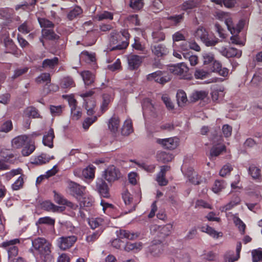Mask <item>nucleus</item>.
Returning <instances> with one entry per match:
<instances>
[{"mask_svg": "<svg viewBox=\"0 0 262 262\" xmlns=\"http://www.w3.org/2000/svg\"><path fill=\"white\" fill-rule=\"evenodd\" d=\"M225 146L221 142L213 145L210 151L209 158L213 160L225 150Z\"/></svg>", "mask_w": 262, "mask_h": 262, "instance_id": "obj_22", "label": "nucleus"}, {"mask_svg": "<svg viewBox=\"0 0 262 262\" xmlns=\"http://www.w3.org/2000/svg\"><path fill=\"white\" fill-rule=\"evenodd\" d=\"M152 38L155 42L163 41L165 39L164 33L161 30H155L152 33Z\"/></svg>", "mask_w": 262, "mask_h": 262, "instance_id": "obj_51", "label": "nucleus"}, {"mask_svg": "<svg viewBox=\"0 0 262 262\" xmlns=\"http://www.w3.org/2000/svg\"><path fill=\"white\" fill-rule=\"evenodd\" d=\"M118 238L114 239L112 242V245L114 247L117 249H120L124 247V242L121 241L122 239L133 240L138 237V234L137 233H131L129 231L125 230H120L117 231Z\"/></svg>", "mask_w": 262, "mask_h": 262, "instance_id": "obj_6", "label": "nucleus"}, {"mask_svg": "<svg viewBox=\"0 0 262 262\" xmlns=\"http://www.w3.org/2000/svg\"><path fill=\"white\" fill-rule=\"evenodd\" d=\"M167 20L172 26H177L181 24L184 19V14L174 15L167 17Z\"/></svg>", "mask_w": 262, "mask_h": 262, "instance_id": "obj_39", "label": "nucleus"}, {"mask_svg": "<svg viewBox=\"0 0 262 262\" xmlns=\"http://www.w3.org/2000/svg\"><path fill=\"white\" fill-rule=\"evenodd\" d=\"M108 126L112 132L114 133L117 132L120 127V120L119 117L115 115L113 116L109 120Z\"/></svg>", "mask_w": 262, "mask_h": 262, "instance_id": "obj_28", "label": "nucleus"}, {"mask_svg": "<svg viewBox=\"0 0 262 262\" xmlns=\"http://www.w3.org/2000/svg\"><path fill=\"white\" fill-rule=\"evenodd\" d=\"M51 76L49 73H43L35 79V82L38 84L45 83L46 85L51 83Z\"/></svg>", "mask_w": 262, "mask_h": 262, "instance_id": "obj_40", "label": "nucleus"}, {"mask_svg": "<svg viewBox=\"0 0 262 262\" xmlns=\"http://www.w3.org/2000/svg\"><path fill=\"white\" fill-rule=\"evenodd\" d=\"M101 205L102 206L103 210L105 213L112 216L113 218H117L119 216L118 214H116L117 209L113 204H110L102 200L101 201Z\"/></svg>", "mask_w": 262, "mask_h": 262, "instance_id": "obj_16", "label": "nucleus"}, {"mask_svg": "<svg viewBox=\"0 0 262 262\" xmlns=\"http://www.w3.org/2000/svg\"><path fill=\"white\" fill-rule=\"evenodd\" d=\"M224 90V88L222 86L214 89L211 92L212 100L216 101L222 99L225 95Z\"/></svg>", "mask_w": 262, "mask_h": 262, "instance_id": "obj_38", "label": "nucleus"}, {"mask_svg": "<svg viewBox=\"0 0 262 262\" xmlns=\"http://www.w3.org/2000/svg\"><path fill=\"white\" fill-rule=\"evenodd\" d=\"M95 167L93 165H90L82 170V176L87 180L92 181L95 177Z\"/></svg>", "mask_w": 262, "mask_h": 262, "instance_id": "obj_35", "label": "nucleus"}, {"mask_svg": "<svg viewBox=\"0 0 262 262\" xmlns=\"http://www.w3.org/2000/svg\"><path fill=\"white\" fill-rule=\"evenodd\" d=\"M152 53L158 57L166 56L169 52L168 49L163 44H156L151 46Z\"/></svg>", "mask_w": 262, "mask_h": 262, "instance_id": "obj_15", "label": "nucleus"}, {"mask_svg": "<svg viewBox=\"0 0 262 262\" xmlns=\"http://www.w3.org/2000/svg\"><path fill=\"white\" fill-rule=\"evenodd\" d=\"M82 13V9L79 6H76L70 10L67 14V17L69 20H72L79 17Z\"/></svg>", "mask_w": 262, "mask_h": 262, "instance_id": "obj_36", "label": "nucleus"}, {"mask_svg": "<svg viewBox=\"0 0 262 262\" xmlns=\"http://www.w3.org/2000/svg\"><path fill=\"white\" fill-rule=\"evenodd\" d=\"M103 232V229H98L95 232H93L92 234H90L86 237V241L87 242L92 243L95 242L100 236L101 234Z\"/></svg>", "mask_w": 262, "mask_h": 262, "instance_id": "obj_52", "label": "nucleus"}, {"mask_svg": "<svg viewBox=\"0 0 262 262\" xmlns=\"http://www.w3.org/2000/svg\"><path fill=\"white\" fill-rule=\"evenodd\" d=\"M170 167L167 165H164L161 167V170L157 177V181L161 186H165L168 183V181L165 179V173L168 171Z\"/></svg>", "mask_w": 262, "mask_h": 262, "instance_id": "obj_24", "label": "nucleus"}, {"mask_svg": "<svg viewBox=\"0 0 262 262\" xmlns=\"http://www.w3.org/2000/svg\"><path fill=\"white\" fill-rule=\"evenodd\" d=\"M142 109L144 116L145 114L149 113L154 117L156 114V108L149 99L144 100L142 103Z\"/></svg>", "mask_w": 262, "mask_h": 262, "instance_id": "obj_18", "label": "nucleus"}, {"mask_svg": "<svg viewBox=\"0 0 262 262\" xmlns=\"http://www.w3.org/2000/svg\"><path fill=\"white\" fill-rule=\"evenodd\" d=\"M208 33V31L205 28L203 27H199L195 31L194 35L196 38L200 39L203 41Z\"/></svg>", "mask_w": 262, "mask_h": 262, "instance_id": "obj_48", "label": "nucleus"}, {"mask_svg": "<svg viewBox=\"0 0 262 262\" xmlns=\"http://www.w3.org/2000/svg\"><path fill=\"white\" fill-rule=\"evenodd\" d=\"M54 137L53 129L51 128L43 137L42 143L43 145L50 148H52L53 147V141Z\"/></svg>", "mask_w": 262, "mask_h": 262, "instance_id": "obj_26", "label": "nucleus"}, {"mask_svg": "<svg viewBox=\"0 0 262 262\" xmlns=\"http://www.w3.org/2000/svg\"><path fill=\"white\" fill-rule=\"evenodd\" d=\"M209 75L208 72L200 69H196L194 73V76L196 79H203L208 77Z\"/></svg>", "mask_w": 262, "mask_h": 262, "instance_id": "obj_62", "label": "nucleus"}, {"mask_svg": "<svg viewBox=\"0 0 262 262\" xmlns=\"http://www.w3.org/2000/svg\"><path fill=\"white\" fill-rule=\"evenodd\" d=\"M211 1L221 6L224 5L228 8L232 7L235 4L234 0H211Z\"/></svg>", "mask_w": 262, "mask_h": 262, "instance_id": "obj_61", "label": "nucleus"}, {"mask_svg": "<svg viewBox=\"0 0 262 262\" xmlns=\"http://www.w3.org/2000/svg\"><path fill=\"white\" fill-rule=\"evenodd\" d=\"M63 108L61 105H51L50 107V113L53 117L59 116L61 115Z\"/></svg>", "mask_w": 262, "mask_h": 262, "instance_id": "obj_55", "label": "nucleus"}, {"mask_svg": "<svg viewBox=\"0 0 262 262\" xmlns=\"http://www.w3.org/2000/svg\"><path fill=\"white\" fill-rule=\"evenodd\" d=\"M219 39L213 34L207 33L206 37L203 40V42L207 47L214 46L219 42Z\"/></svg>", "mask_w": 262, "mask_h": 262, "instance_id": "obj_32", "label": "nucleus"}, {"mask_svg": "<svg viewBox=\"0 0 262 262\" xmlns=\"http://www.w3.org/2000/svg\"><path fill=\"white\" fill-rule=\"evenodd\" d=\"M40 134L34 132L29 135H23L18 136L12 140L11 144L14 148H20L24 146L21 154L24 156H28L35 150L34 139Z\"/></svg>", "mask_w": 262, "mask_h": 262, "instance_id": "obj_2", "label": "nucleus"}, {"mask_svg": "<svg viewBox=\"0 0 262 262\" xmlns=\"http://www.w3.org/2000/svg\"><path fill=\"white\" fill-rule=\"evenodd\" d=\"M84 106L85 110L87 111V114L88 115H92L94 113V108L96 106V103L94 100H85Z\"/></svg>", "mask_w": 262, "mask_h": 262, "instance_id": "obj_44", "label": "nucleus"}, {"mask_svg": "<svg viewBox=\"0 0 262 262\" xmlns=\"http://www.w3.org/2000/svg\"><path fill=\"white\" fill-rule=\"evenodd\" d=\"M177 99L179 106H182L187 101L186 93L182 90H179L177 94Z\"/></svg>", "mask_w": 262, "mask_h": 262, "instance_id": "obj_50", "label": "nucleus"}, {"mask_svg": "<svg viewBox=\"0 0 262 262\" xmlns=\"http://www.w3.org/2000/svg\"><path fill=\"white\" fill-rule=\"evenodd\" d=\"M104 220L101 217L91 218L89 220V224L92 229H102L104 230Z\"/></svg>", "mask_w": 262, "mask_h": 262, "instance_id": "obj_30", "label": "nucleus"}, {"mask_svg": "<svg viewBox=\"0 0 262 262\" xmlns=\"http://www.w3.org/2000/svg\"><path fill=\"white\" fill-rule=\"evenodd\" d=\"M142 62V58L136 55H130L128 57L129 68L132 70L137 69Z\"/></svg>", "mask_w": 262, "mask_h": 262, "instance_id": "obj_25", "label": "nucleus"}, {"mask_svg": "<svg viewBox=\"0 0 262 262\" xmlns=\"http://www.w3.org/2000/svg\"><path fill=\"white\" fill-rule=\"evenodd\" d=\"M210 70L213 72H216L220 75L226 77L228 74V70L226 68H222L221 63L217 60H214L210 66Z\"/></svg>", "mask_w": 262, "mask_h": 262, "instance_id": "obj_21", "label": "nucleus"}, {"mask_svg": "<svg viewBox=\"0 0 262 262\" xmlns=\"http://www.w3.org/2000/svg\"><path fill=\"white\" fill-rule=\"evenodd\" d=\"M80 59L88 63L93 62L95 61V54L83 51L80 55Z\"/></svg>", "mask_w": 262, "mask_h": 262, "instance_id": "obj_43", "label": "nucleus"}, {"mask_svg": "<svg viewBox=\"0 0 262 262\" xmlns=\"http://www.w3.org/2000/svg\"><path fill=\"white\" fill-rule=\"evenodd\" d=\"M58 61L59 59L56 57H55L52 59H45L42 63V68L45 69H53L55 66L58 65Z\"/></svg>", "mask_w": 262, "mask_h": 262, "instance_id": "obj_31", "label": "nucleus"}, {"mask_svg": "<svg viewBox=\"0 0 262 262\" xmlns=\"http://www.w3.org/2000/svg\"><path fill=\"white\" fill-rule=\"evenodd\" d=\"M96 18L99 21L104 19L112 20L113 18V14L108 11H103L97 15Z\"/></svg>", "mask_w": 262, "mask_h": 262, "instance_id": "obj_58", "label": "nucleus"}, {"mask_svg": "<svg viewBox=\"0 0 262 262\" xmlns=\"http://www.w3.org/2000/svg\"><path fill=\"white\" fill-rule=\"evenodd\" d=\"M13 128V123L11 119L2 118L0 121V133H8Z\"/></svg>", "mask_w": 262, "mask_h": 262, "instance_id": "obj_23", "label": "nucleus"}, {"mask_svg": "<svg viewBox=\"0 0 262 262\" xmlns=\"http://www.w3.org/2000/svg\"><path fill=\"white\" fill-rule=\"evenodd\" d=\"M77 240L75 235L61 236L57 239L56 244L60 250L65 251L73 246Z\"/></svg>", "mask_w": 262, "mask_h": 262, "instance_id": "obj_7", "label": "nucleus"}, {"mask_svg": "<svg viewBox=\"0 0 262 262\" xmlns=\"http://www.w3.org/2000/svg\"><path fill=\"white\" fill-rule=\"evenodd\" d=\"M54 224L55 220L48 216L40 217L36 223V224L37 226H38V228H41L42 227L41 225L47 224L51 226H53Z\"/></svg>", "mask_w": 262, "mask_h": 262, "instance_id": "obj_41", "label": "nucleus"}, {"mask_svg": "<svg viewBox=\"0 0 262 262\" xmlns=\"http://www.w3.org/2000/svg\"><path fill=\"white\" fill-rule=\"evenodd\" d=\"M96 188L101 196L106 198L110 197V195L108 186L102 179H97Z\"/></svg>", "mask_w": 262, "mask_h": 262, "instance_id": "obj_13", "label": "nucleus"}, {"mask_svg": "<svg viewBox=\"0 0 262 262\" xmlns=\"http://www.w3.org/2000/svg\"><path fill=\"white\" fill-rule=\"evenodd\" d=\"M53 192L54 194V201L57 204L59 205H66L67 206L70 207V208L73 210H76L79 209L78 206L77 205L74 204L73 203L68 201L67 200L64 199L63 196L60 193L55 191Z\"/></svg>", "mask_w": 262, "mask_h": 262, "instance_id": "obj_14", "label": "nucleus"}, {"mask_svg": "<svg viewBox=\"0 0 262 262\" xmlns=\"http://www.w3.org/2000/svg\"><path fill=\"white\" fill-rule=\"evenodd\" d=\"M81 196L82 198L80 200L79 202V212L82 216V212L80 209L84 207H89L92 206L94 203V199L92 195L89 194H86L85 192Z\"/></svg>", "mask_w": 262, "mask_h": 262, "instance_id": "obj_17", "label": "nucleus"}, {"mask_svg": "<svg viewBox=\"0 0 262 262\" xmlns=\"http://www.w3.org/2000/svg\"><path fill=\"white\" fill-rule=\"evenodd\" d=\"M60 85L62 88L68 89L74 87L75 86V83L72 78L67 77L62 79Z\"/></svg>", "mask_w": 262, "mask_h": 262, "instance_id": "obj_53", "label": "nucleus"}, {"mask_svg": "<svg viewBox=\"0 0 262 262\" xmlns=\"http://www.w3.org/2000/svg\"><path fill=\"white\" fill-rule=\"evenodd\" d=\"M129 38V34L126 30H123L121 33H112L111 34L110 43L114 46L108 47L107 50L111 51L125 49L128 45V40Z\"/></svg>", "mask_w": 262, "mask_h": 262, "instance_id": "obj_3", "label": "nucleus"}, {"mask_svg": "<svg viewBox=\"0 0 262 262\" xmlns=\"http://www.w3.org/2000/svg\"><path fill=\"white\" fill-rule=\"evenodd\" d=\"M199 229L202 232H205L214 238H217L219 237L223 236L222 232H217L213 228L208 225L202 226L199 227Z\"/></svg>", "mask_w": 262, "mask_h": 262, "instance_id": "obj_29", "label": "nucleus"}, {"mask_svg": "<svg viewBox=\"0 0 262 262\" xmlns=\"http://www.w3.org/2000/svg\"><path fill=\"white\" fill-rule=\"evenodd\" d=\"M18 30L23 34H28L31 30V24L28 21H26L18 27Z\"/></svg>", "mask_w": 262, "mask_h": 262, "instance_id": "obj_60", "label": "nucleus"}, {"mask_svg": "<svg viewBox=\"0 0 262 262\" xmlns=\"http://www.w3.org/2000/svg\"><path fill=\"white\" fill-rule=\"evenodd\" d=\"M13 10L8 8H0V18L5 20H9L11 18Z\"/></svg>", "mask_w": 262, "mask_h": 262, "instance_id": "obj_47", "label": "nucleus"}, {"mask_svg": "<svg viewBox=\"0 0 262 262\" xmlns=\"http://www.w3.org/2000/svg\"><path fill=\"white\" fill-rule=\"evenodd\" d=\"M214 16L216 18L224 21L228 30L233 35H237L244 27V23L243 20H240L238 24L235 25L227 13L222 11H216L215 12Z\"/></svg>", "mask_w": 262, "mask_h": 262, "instance_id": "obj_4", "label": "nucleus"}, {"mask_svg": "<svg viewBox=\"0 0 262 262\" xmlns=\"http://www.w3.org/2000/svg\"><path fill=\"white\" fill-rule=\"evenodd\" d=\"M252 259L253 262L262 261V250L258 249L252 251Z\"/></svg>", "mask_w": 262, "mask_h": 262, "instance_id": "obj_64", "label": "nucleus"}, {"mask_svg": "<svg viewBox=\"0 0 262 262\" xmlns=\"http://www.w3.org/2000/svg\"><path fill=\"white\" fill-rule=\"evenodd\" d=\"M133 131L132 121L130 119H127L125 121L121 129V134L124 136H127Z\"/></svg>", "mask_w": 262, "mask_h": 262, "instance_id": "obj_42", "label": "nucleus"}, {"mask_svg": "<svg viewBox=\"0 0 262 262\" xmlns=\"http://www.w3.org/2000/svg\"><path fill=\"white\" fill-rule=\"evenodd\" d=\"M24 114L25 116L28 117H32L33 118L40 117V115L39 114L38 110L33 106L27 107L25 110Z\"/></svg>", "mask_w": 262, "mask_h": 262, "instance_id": "obj_46", "label": "nucleus"}, {"mask_svg": "<svg viewBox=\"0 0 262 262\" xmlns=\"http://www.w3.org/2000/svg\"><path fill=\"white\" fill-rule=\"evenodd\" d=\"M81 75L86 85H90L94 82L95 77L91 72L89 71H83L81 73Z\"/></svg>", "mask_w": 262, "mask_h": 262, "instance_id": "obj_37", "label": "nucleus"}, {"mask_svg": "<svg viewBox=\"0 0 262 262\" xmlns=\"http://www.w3.org/2000/svg\"><path fill=\"white\" fill-rule=\"evenodd\" d=\"M227 186V183L223 180H216L212 187V190L215 193H219L224 190Z\"/></svg>", "mask_w": 262, "mask_h": 262, "instance_id": "obj_34", "label": "nucleus"}, {"mask_svg": "<svg viewBox=\"0 0 262 262\" xmlns=\"http://www.w3.org/2000/svg\"><path fill=\"white\" fill-rule=\"evenodd\" d=\"M147 78L148 80H154L155 81L161 84L167 82L170 79L169 77L162 76V72L160 71H157L148 74Z\"/></svg>", "mask_w": 262, "mask_h": 262, "instance_id": "obj_19", "label": "nucleus"}, {"mask_svg": "<svg viewBox=\"0 0 262 262\" xmlns=\"http://www.w3.org/2000/svg\"><path fill=\"white\" fill-rule=\"evenodd\" d=\"M248 173L252 178L257 182L261 181V169L255 165H251L248 168Z\"/></svg>", "mask_w": 262, "mask_h": 262, "instance_id": "obj_20", "label": "nucleus"}, {"mask_svg": "<svg viewBox=\"0 0 262 262\" xmlns=\"http://www.w3.org/2000/svg\"><path fill=\"white\" fill-rule=\"evenodd\" d=\"M32 245L29 251L35 257L37 262H47L51 258L52 244L46 239L35 238L32 240Z\"/></svg>", "mask_w": 262, "mask_h": 262, "instance_id": "obj_1", "label": "nucleus"}, {"mask_svg": "<svg viewBox=\"0 0 262 262\" xmlns=\"http://www.w3.org/2000/svg\"><path fill=\"white\" fill-rule=\"evenodd\" d=\"M29 70L28 67H20L15 70L14 74L12 76V79H15L26 74Z\"/></svg>", "mask_w": 262, "mask_h": 262, "instance_id": "obj_59", "label": "nucleus"}, {"mask_svg": "<svg viewBox=\"0 0 262 262\" xmlns=\"http://www.w3.org/2000/svg\"><path fill=\"white\" fill-rule=\"evenodd\" d=\"M233 220L236 226L238 227L239 230L241 232V233L244 234L245 233L246 225L238 216H234Z\"/></svg>", "mask_w": 262, "mask_h": 262, "instance_id": "obj_56", "label": "nucleus"}, {"mask_svg": "<svg viewBox=\"0 0 262 262\" xmlns=\"http://www.w3.org/2000/svg\"><path fill=\"white\" fill-rule=\"evenodd\" d=\"M123 247L126 251H134L137 252L141 249L142 243L140 242L135 243L128 242Z\"/></svg>", "mask_w": 262, "mask_h": 262, "instance_id": "obj_45", "label": "nucleus"}, {"mask_svg": "<svg viewBox=\"0 0 262 262\" xmlns=\"http://www.w3.org/2000/svg\"><path fill=\"white\" fill-rule=\"evenodd\" d=\"M169 70L173 74L179 75L181 78H187V73L188 71V68L183 62L170 66Z\"/></svg>", "mask_w": 262, "mask_h": 262, "instance_id": "obj_9", "label": "nucleus"}, {"mask_svg": "<svg viewBox=\"0 0 262 262\" xmlns=\"http://www.w3.org/2000/svg\"><path fill=\"white\" fill-rule=\"evenodd\" d=\"M19 244V239L15 238L4 241L1 244L0 247L7 251L8 255V259H11V258L18 256V245Z\"/></svg>", "mask_w": 262, "mask_h": 262, "instance_id": "obj_5", "label": "nucleus"}, {"mask_svg": "<svg viewBox=\"0 0 262 262\" xmlns=\"http://www.w3.org/2000/svg\"><path fill=\"white\" fill-rule=\"evenodd\" d=\"M120 175L119 170L114 165L107 167L103 174L105 179L109 182L117 180L120 177Z\"/></svg>", "mask_w": 262, "mask_h": 262, "instance_id": "obj_10", "label": "nucleus"}, {"mask_svg": "<svg viewBox=\"0 0 262 262\" xmlns=\"http://www.w3.org/2000/svg\"><path fill=\"white\" fill-rule=\"evenodd\" d=\"M157 143L161 144L163 147L167 149H173L178 145L179 140L177 138H169L167 139H157Z\"/></svg>", "mask_w": 262, "mask_h": 262, "instance_id": "obj_12", "label": "nucleus"}, {"mask_svg": "<svg viewBox=\"0 0 262 262\" xmlns=\"http://www.w3.org/2000/svg\"><path fill=\"white\" fill-rule=\"evenodd\" d=\"M111 93H112L113 90L110 88V91ZM113 99V95L112 94H104L103 95V101L101 105V109L102 112H104L108 108V105Z\"/></svg>", "mask_w": 262, "mask_h": 262, "instance_id": "obj_33", "label": "nucleus"}, {"mask_svg": "<svg viewBox=\"0 0 262 262\" xmlns=\"http://www.w3.org/2000/svg\"><path fill=\"white\" fill-rule=\"evenodd\" d=\"M172 228L171 224H167L163 226H160L159 232H160V237L164 238L165 236L170 234Z\"/></svg>", "mask_w": 262, "mask_h": 262, "instance_id": "obj_49", "label": "nucleus"}, {"mask_svg": "<svg viewBox=\"0 0 262 262\" xmlns=\"http://www.w3.org/2000/svg\"><path fill=\"white\" fill-rule=\"evenodd\" d=\"M68 188L71 194L77 198L82 196L85 191V187L71 181L68 182Z\"/></svg>", "mask_w": 262, "mask_h": 262, "instance_id": "obj_11", "label": "nucleus"}, {"mask_svg": "<svg viewBox=\"0 0 262 262\" xmlns=\"http://www.w3.org/2000/svg\"><path fill=\"white\" fill-rule=\"evenodd\" d=\"M54 159V157L53 156L50 157L46 154H41L39 156L35 158L33 160L32 163L35 165H42L49 162L50 160Z\"/></svg>", "mask_w": 262, "mask_h": 262, "instance_id": "obj_27", "label": "nucleus"}, {"mask_svg": "<svg viewBox=\"0 0 262 262\" xmlns=\"http://www.w3.org/2000/svg\"><path fill=\"white\" fill-rule=\"evenodd\" d=\"M182 172L188 178L193 175L196 176V172L194 171L193 169L191 167H186V165H183L181 167Z\"/></svg>", "mask_w": 262, "mask_h": 262, "instance_id": "obj_63", "label": "nucleus"}, {"mask_svg": "<svg viewBox=\"0 0 262 262\" xmlns=\"http://www.w3.org/2000/svg\"><path fill=\"white\" fill-rule=\"evenodd\" d=\"M203 62L205 65L209 64L210 66L215 60L214 55L211 53H204L203 54Z\"/></svg>", "mask_w": 262, "mask_h": 262, "instance_id": "obj_57", "label": "nucleus"}, {"mask_svg": "<svg viewBox=\"0 0 262 262\" xmlns=\"http://www.w3.org/2000/svg\"><path fill=\"white\" fill-rule=\"evenodd\" d=\"M122 199L126 207L125 214L134 211L139 202V201L135 200L132 195L128 191H125L122 193Z\"/></svg>", "mask_w": 262, "mask_h": 262, "instance_id": "obj_8", "label": "nucleus"}, {"mask_svg": "<svg viewBox=\"0 0 262 262\" xmlns=\"http://www.w3.org/2000/svg\"><path fill=\"white\" fill-rule=\"evenodd\" d=\"M172 158V155L165 152H161L157 155L158 160L162 161L163 163L171 161Z\"/></svg>", "mask_w": 262, "mask_h": 262, "instance_id": "obj_54", "label": "nucleus"}]
</instances>
